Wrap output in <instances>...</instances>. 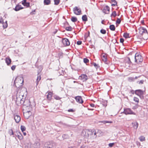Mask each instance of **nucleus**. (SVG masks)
<instances>
[{
  "label": "nucleus",
  "instance_id": "nucleus-1",
  "mask_svg": "<svg viewBox=\"0 0 148 148\" xmlns=\"http://www.w3.org/2000/svg\"><path fill=\"white\" fill-rule=\"evenodd\" d=\"M82 135L83 136L84 138H94L96 137V132L94 130H90L88 129H84L82 132Z\"/></svg>",
  "mask_w": 148,
  "mask_h": 148
},
{
  "label": "nucleus",
  "instance_id": "nucleus-2",
  "mask_svg": "<svg viewBox=\"0 0 148 148\" xmlns=\"http://www.w3.org/2000/svg\"><path fill=\"white\" fill-rule=\"evenodd\" d=\"M139 34L142 35L143 38L145 40L148 38V33L146 28L143 27H140L138 29Z\"/></svg>",
  "mask_w": 148,
  "mask_h": 148
},
{
  "label": "nucleus",
  "instance_id": "nucleus-3",
  "mask_svg": "<svg viewBox=\"0 0 148 148\" xmlns=\"http://www.w3.org/2000/svg\"><path fill=\"white\" fill-rule=\"evenodd\" d=\"M23 78L21 77H18L16 78L14 81V84L17 88H19L23 86Z\"/></svg>",
  "mask_w": 148,
  "mask_h": 148
},
{
  "label": "nucleus",
  "instance_id": "nucleus-4",
  "mask_svg": "<svg viewBox=\"0 0 148 148\" xmlns=\"http://www.w3.org/2000/svg\"><path fill=\"white\" fill-rule=\"evenodd\" d=\"M16 101L17 103H18L19 102L20 104L21 105H23L24 103H29V100H26L24 101V99L21 98V97H18L17 95V97L16 99Z\"/></svg>",
  "mask_w": 148,
  "mask_h": 148
},
{
  "label": "nucleus",
  "instance_id": "nucleus-5",
  "mask_svg": "<svg viewBox=\"0 0 148 148\" xmlns=\"http://www.w3.org/2000/svg\"><path fill=\"white\" fill-rule=\"evenodd\" d=\"M135 62L137 63L141 62L143 61V58L139 53H136L135 56Z\"/></svg>",
  "mask_w": 148,
  "mask_h": 148
},
{
  "label": "nucleus",
  "instance_id": "nucleus-6",
  "mask_svg": "<svg viewBox=\"0 0 148 148\" xmlns=\"http://www.w3.org/2000/svg\"><path fill=\"white\" fill-rule=\"evenodd\" d=\"M124 113L126 115L127 114H135V113L129 108H126L124 109Z\"/></svg>",
  "mask_w": 148,
  "mask_h": 148
},
{
  "label": "nucleus",
  "instance_id": "nucleus-7",
  "mask_svg": "<svg viewBox=\"0 0 148 148\" xmlns=\"http://www.w3.org/2000/svg\"><path fill=\"white\" fill-rule=\"evenodd\" d=\"M73 11L74 14L77 15H80L81 13L80 9L76 6L73 8Z\"/></svg>",
  "mask_w": 148,
  "mask_h": 148
},
{
  "label": "nucleus",
  "instance_id": "nucleus-8",
  "mask_svg": "<svg viewBox=\"0 0 148 148\" xmlns=\"http://www.w3.org/2000/svg\"><path fill=\"white\" fill-rule=\"evenodd\" d=\"M62 42L65 46L69 45L70 43L68 39L66 38H64L62 40Z\"/></svg>",
  "mask_w": 148,
  "mask_h": 148
},
{
  "label": "nucleus",
  "instance_id": "nucleus-9",
  "mask_svg": "<svg viewBox=\"0 0 148 148\" xmlns=\"http://www.w3.org/2000/svg\"><path fill=\"white\" fill-rule=\"evenodd\" d=\"M79 79L82 80L83 82L86 81L88 79V77L85 74H82L79 77Z\"/></svg>",
  "mask_w": 148,
  "mask_h": 148
},
{
  "label": "nucleus",
  "instance_id": "nucleus-10",
  "mask_svg": "<svg viewBox=\"0 0 148 148\" xmlns=\"http://www.w3.org/2000/svg\"><path fill=\"white\" fill-rule=\"evenodd\" d=\"M110 8L108 5H106L103 7V12L105 14H108L109 13Z\"/></svg>",
  "mask_w": 148,
  "mask_h": 148
},
{
  "label": "nucleus",
  "instance_id": "nucleus-11",
  "mask_svg": "<svg viewBox=\"0 0 148 148\" xmlns=\"http://www.w3.org/2000/svg\"><path fill=\"white\" fill-rule=\"evenodd\" d=\"M27 110L26 112H24L23 115L26 118L28 119L32 114V113L31 111V110Z\"/></svg>",
  "mask_w": 148,
  "mask_h": 148
},
{
  "label": "nucleus",
  "instance_id": "nucleus-12",
  "mask_svg": "<svg viewBox=\"0 0 148 148\" xmlns=\"http://www.w3.org/2000/svg\"><path fill=\"white\" fill-rule=\"evenodd\" d=\"M75 99L76 101L79 103H82L83 102L82 98L80 96H76L75 97Z\"/></svg>",
  "mask_w": 148,
  "mask_h": 148
},
{
  "label": "nucleus",
  "instance_id": "nucleus-13",
  "mask_svg": "<svg viewBox=\"0 0 148 148\" xmlns=\"http://www.w3.org/2000/svg\"><path fill=\"white\" fill-rule=\"evenodd\" d=\"M135 93L137 95L140 96L144 94L143 91L141 90H137L135 91Z\"/></svg>",
  "mask_w": 148,
  "mask_h": 148
},
{
  "label": "nucleus",
  "instance_id": "nucleus-14",
  "mask_svg": "<svg viewBox=\"0 0 148 148\" xmlns=\"http://www.w3.org/2000/svg\"><path fill=\"white\" fill-rule=\"evenodd\" d=\"M14 119L16 122L18 123L21 120V117L19 116L17 114H14Z\"/></svg>",
  "mask_w": 148,
  "mask_h": 148
},
{
  "label": "nucleus",
  "instance_id": "nucleus-15",
  "mask_svg": "<svg viewBox=\"0 0 148 148\" xmlns=\"http://www.w3.org/2000/svg\"><path fill=\"white\" fill-rule=\"evenodd\" d=\"M24 106H26L27 108L29 110H32L33 107L31 105V103L29 101V103H24L23 105Z\"/></svg>",
  "mask_w": 148,
  "mask_h": 148
},
{
  "label": "nucleus",
  "instance_id": "nucleus-16",
  "mask_svg": "<svg viewBox=\"0 0 148 148\" xmlns=\"http://www.w3.org/2000/svg\"><path fill=\"white\" fill-rule=\"evenodd\" d=\"M101 58L104 62H106L107 60V58L106 54L103 53L101 55Z\"/></svg>",
  "mask_w": 148,
  "mask_h": 148
},
{
  "label": "nucleus",
  "instance_id": "nucleus-17",
  "mask_svg": "<svg viewBox=\"0 0 148 148\" xmlns=\"http://www.w3.org/2000/svg\"><path fill=\"white\" fill-rule=\"evenodd\" d=\"M47 99L49 100H51L52 99L53 93L51 92H47Z\"/></svg>",
  "mask_w": 148,
  "mask_h": 148
},
{
  "label": "nucleus",
  "instance_id": "nucleus-18",
  "mask_svg": "<svg viewBox=\"0 0 148 148\" xmlns=\"http://www.w3.org/2000/svg\"><path fill=\"white\" fill-rule=\"evenodd\" d=\"M133 127L136 130L138 128V124L137 122H135L132 123Z\"/></svg>",
  "mask_w": 148,
  "mask_h": 148
},
{
  "label": "nucleus",
  "instance_id": "nucleus-19",
  "mask_svg": "<svg viewBox=\"0 0 148 148\" xmlns=\"http://www.w3.org/2000/svg\"><path fill=\"white\" fill-rule=\"evenodd\" d=\"M23 8L21 7V5H18L16 6L14 9V10L17 11Z\"/></svg>",
  "mask_w": 148,
  "mask_h": 148
},
{
  "label": "nucleus",
  "instance_id": "nucleus-20",
  "mask_svg": "<svg viewBox=\"0 0 148 148\" xmlns=\"http://www.w3.org/2000/svg\"><path fill=\"white\" fill-rule=\"evenodd\" d=\"M17 134L16 136L19 140H21L23 139V136L19 132H18L17 133Z\"/></svg>",
  "mask_w": 148,
  "mask_h": 148
},
{
  "label": "nucleus",
  "instance_id": "nucleus-21",
  "mask_svg": "<svg viewBox=\"0 0 148 148\" xmlns=\"http://www.w3.org/2000/svg\"><path fill=\"white\" fill-rule=\"evenodd\" d=\"M11 62V59L10 58H6L5 59V62L8 65H9Z\"/></svg>",
  "mask_w": 148,
  "mask_h": 148
},
{
  "label": "nucleus",
  "instance_id": "nucleus-22",
  "mask_svg": "<svg viewBox=\"0 0 148 148\" xmlns=\"http://www.w3.org/2000/svg\"><path fill=\"white\" fill-rule=\"evenodd\" d=\"M99 122L103 123L104 124H105L107 123H112V121H99Z\"/></svg>",
  "mask_w": 148,
  "mask_h": 148
},
{
  "label": "nucleus",
  "instance_id": "nucleus-23",
  "mask_svg": "<svg viewBox=\"0 0 148 148\" xmlns=\"http://www.w3.org/2000/svg\"><path fill=\"white\" fill-rule=\"evenodd\" d=\"M82 21H86L88 20L87 17L86 15H83L82 17Z\"/></svg>",
  "mask_w": 148,
  "mask_h": 148
},
{
  "label": "nucleus",
  "instance_id": "nucleus-24",
  "mask_svg": "<svg viewBox=\"0 0 148 148\" xmlns=\"http://www.w3.org/2000/svg\"><path fill=\"white\" fill-rule=\"evenodd\" d=\"M41 79V77L40 75L38 76L36 80V85H37L38 84L39 82L40 81Z\"/></svg>",
  "mask_w": 148,
  "mask_h": 148
},
{
  "label": "nucleus",
  "instance_id": "nucleus-25",
  "mask_svg": "<svg viewBox=\"0 0 148 148\" xmlns=\"http://www.w3.org/2000/svg\"><path fill=\"white\" fill-rule=\"evenodd\" d=\"M44 3L45 5H48L51 3L50 1V0H44Z\"/></svg>",
  "mask_w": 148,
  "mask_h": 148
},
{
  "label": "nucleus",
  "instance_id": "nucleus-26",
  "mask_svg": "<svg viewBox=\"0 0 148 148\" xmlns=\"http://www.w3.org/2000/svg\"><path fill=\"white\" fill-rule=\"evenodd\" d=\"M110 29L112 31H114L115 29V26L113 25H110Z\"/></svg>",
  "mask_w": 148,
  "mask_h": 148
},
{
  "label": "nucleus",
  "instance_id": "nucleus-27",
  "mask_svg": "<svg viewBox=\"0 0 148 148\" xmlns=\"http://www.w3.org/2000/svg\"><path fill=\"white\" fill-rule=\"evenodd\" d=\"M3 27L4 29L8 27V23L7 21H5V22L3 23Z\"/></svg>",
  "mask_w": 148,
  "mask_h": 148
},
{
  "label": "nucleus",
  "instance_id": "nucleus-28",
  "mask_svg": "<svg viewBox=\"0 0 148 148\" xmlns=\"http://www.w3.org/2000/svg\"><path fill=\"white\" fill-rule=\"evenodd\" d=\"M123 37L126 38H129L130 37L129 34L127 33H125L123 34Z\"/></svg>",
  "mask_w": 148,
  "mask_h": 148
},
{
  "label": "nucleus",
  "instance_id": "nucleus-29",
  "mask_svg": "<svg viewBox=\"0 0 148 148\" xmlns=\"http://www.w3.org/2000/svg\"><path fill=\"white\" fill-rule=\"evenodd\" d=\"M71 21L73 22H75L77 21V18L76 17L72 16L71 18Z\"/></svg>",
  "mask_w": 148,
  "mask_h": 148
},
{
  "label": "nucleus",
  "instance_id": "nucleus-30",
  "mask_svg": "<svg viewBox=\"0 0 148 148\" xmlns=\"http://www.w3.org/2000/svg\"><path fill=\"white\" fill-rule=\"evenodd\" d=\"M139 139L140 141L142 142L145 140V138L143 136H141L139 138Z\"/></svg>",
  "mask_w": 148,
  "mask_h": 148
},
{
  "label": "nucleus",
  "instance_id": "nucleus-31",
  "mask_svg": "<svg viewBox=\"0 0 148 148\" xmlns=\"http://www.w3.org/2000/svg\"><path fill=\"white\" fill-rule=\"evenodd\" d=\"M21 129L22 132L25 131L26 130V127L24 125H21Z\"/></svg>",
  "mask_w": 148,
  "mask_h": 148
},
{
  "label": "nucleus",
  "instance_id": "nucleus-32",
  "mask_svg": "<svg viewBox=\"0 0 148 148\" xmlns=\"http://www.w3.org/2000/svg\"><path fill=\"white\" fill-rule=\"evenodd\" d=\"M116 16V12L115 11H114L112 12L111 14V17L113 16L114 17H115Z\"/></svg>",
  "mask_w": 148,
  "mask_h": 148
},
{
  "label": "nucleus",
  "instance_id": "nucleus-33",
  "mask_svg": "<svg viewBox=\"0 0 148 148\" xmlns=\"http://www.w3.org/2000/svg\"><path fill=\"white\" fill-rule=\"evenodd\" d=\"M134 101L137 103H138L139 102V99L138 98L136 97H134Z\"/></svg>",
  "mask_w": 148,
  "mask_h": 148
},
{
  "label": "nucleus",
  "instance_id": "nucleus-34",
  "mask_svg": "<svg viewBox=\"0 0 148 148\" xmlns=\"http://www.w3.org/2000/svg\"><path fill=\"white\" fill-rule=\"evenodd\" d=\"M66 29L68 31H71L72 29V28L70 26L66 27Z\"/></svg>",
  "mask_w": 148,
  "mask_h": 148
},
{
  "label": "nucleus",
  "instance_id": "nucleus-35",
  "mask_svg": "<svg viewBox=\"0 0 148 148\" xmlns=\"http://www.w3.org/2000/svg\"><path fill=\"white\" fill-rule=\"evenodd\" d=\"M54 2L55 5H58L60 3V0H54Z\"/></svg>",
  "mask_w": 148,
  "mask_h": 148
},
{
  "label": "nucleus",
  "instance_id": "nucleus-36",
  "mask_svg": "<svg viewBox=\"0 0 148 148\" xmlns=\"http://www.w3.org/2000/svg\"><path fill=\"white\" fill-rule=\"evenodd\" d=\"M111 1L113 3L112 4V6H114L116 5L117 2L115 0H111Z\"/></svg>",
  "mask_w": 148,
  "mask_h": 148
},
{
  "label": "nucleus",
  "instance_id": "nucleus-37",
  "mask_svg": "<svg viewBox=\"0 0 148 148\" xmlns=\"http://www.w3.org/2000/svg\"><path fill=\"white\" fill-rule=\"evenodd\" d=\"M93 65L97 69L99 67V64H97L96 63H94L93 64Z\"/></svg>",
  "mask_w": 148,
  "mask_h": 148
},
{
  "label": "nucleus",
  "instance_id": "nucleus-38",
  "mask_svg": "<svg viewBox=\"0 0 148 148\" xmlns=\"http://www.w3.org/2000/svg\"><path fill=\"white\" fill-rule=\"evenodd\" d=\"M100 32L102 34H105L106 33V31L105 29H102L100 30Z\"/></svg>",
  "mask_w": 148,
  "mask_h": 148
},
{
  "label": "nucleus",
  "instance_id": "nucleus-39",
  "mask_svg": "<svg viewBox=\"0 0 148 148\" xmlns=\"http://www.w3.org/2000/svg\"><path fill=\"white\" fill-rule=\"evenodd\" d=\"M134 77H129L128 78V80L130 82L134 81Z\"/></svg>",
  "mask_w": 148,
  "mask_h": 148
},
{
  "label": "nucleus",
  "instance_id": "nucleus-40",
  "mask_svg": "<svg viewBox=\"0 0 148 148\" xmlns=\"http://www.w3.org/2000/svg\"><path fill=\"white\" fill-rule=\"evenodd\" d=\"M89 61V60L86 58H85L84 59V62L85 63L88 62Z\"/></svg>",
  "mask_w": 148,
  "mask_h": 148
},
{
  "label": "nucleus",
  "instance_id": "nucleus-41",
  "mask_svg": "<svg viewBox=\"0 0 148 148\" xmlns=\"http://www.w3.org/2000/svg\"><path fill=\"white\" fill-rule=\"evenodd\" d=\"M24 6L27 7H29V3L28 2H26L23 5Z\"/></svg>",
  "mask_w": 148,
  "mask_h": 148
},
{
  "label": "nucleus",
  "instance_id": "nucleus-42",
  "mask_svg": "<svg viewBox=\"0 0 148 148\" xmlns=\"http://www.w3.org/2000/svg\"><path fill=\"white\" fill-rule=\"evenodd\" d=\"M54 97V99L56 100H59L60 99V98L59 96H55Z\"/></svg>",
  "mask_w": 148,
  "mask_h": 148
},
{
  "label": "nucleus",
  "instance_id": "nucleus-43",
  "mask_svg": "<svg viewBox=\"0 0 148 148\" xmlns=\"http://www.w3.org/2000/svg\"><path fill=\"white\" fill-rule=\"evenodd\" d=\"M144 82V80H141L140 81L137 82V83L139 84H142Z\"/></svg>",
  "mask_w": 148,
  "mask_h": 148
},
{
  "label": "nucleus",
  "instance_id": "nucleus-44",
  "mask_svg": "<svg viewBox=\"0 0 148 148\" xmlns=\"http://www.w3.org/2000/svg\"><path fill=\"white\" fill-rule=\"evenodd\" d=\"M9 133L10 134V135H14V133H13V130H10L9 131Z\"/></svg>",
  "mask_w": 148,
  "mask_h": 148
},
{
  "label": "nucleus",
  "instance_id": "nucleus-45",
  "mask_svg": "<svg viewBox=\"0 0 148 148\" xmlns=\"http://www.w3.org/2000/svg\"><path fill=\"white\" fill-rule=\"evenodd\" d=\"M116 23L118 24H120L121 23V21L120 18H118L116 21Z\"/></svg>",
  "mask_w": 148,
  "mask_h": 148
},
{
  "label": "nucleus",
  "instance_id": "nucleus-46",
  "mask_svg": "<svg viewBox=\"0 0 148 148\" xmlns=\"http://www.w3.org/2000/svg\"><path fill=\"white\" fill-rule=\"evenodd\" d=\"M114 143H112L109 144L108 146L110 147H112L114 145Z\"/></svg>",
  "mask_w": 148,
  "mask_h": 148
},
{
  "label": "nucleus",
  "instance_id": "nucleus-47",
  "mask_svg": "<svg viewBox=\"0 0 148 148\" xmlns=\"http://www.w3.org/2000/svg\"><path fill=\"white\" fill-rule=\"evenodd\" d=\"M82 42L81 41H77V44L78 45H80L82 44Z\"/></svg>",
  "mask_w": 148,
  "mask_h": 148
},
{
  "label": "nucleus",
  "instance_id": "nucleus-48",
  "mask_svg": "<svg viewBox=\"0 0 148 148\" xmlns=\"http://www.w3.org/2000/svg\"><path fill=\"white\" fill-rule=\"evenodd\" d=\"M16 67V66L15 65L12 66L11 67V69L13 71L15 69Z\"/></svg>",
  "mask_w": 148,
  "mask_h": 148
},
{
  "label": "nucleus",
  "instance_id": "nucleus-49",
  "mask_svg": "<svg viewBox=\"0 0 148 148\" xmlns=\"http://www.w3.org/2000/svg\"><path fill=\"white\" fill-rule=\"evenodd\" d=\"M68 111L69 112H73L74 111L73 109H70L68 110Z\"/></svg>",
  "mask_w": 148,
  "mask_h": 148
},
{
  "label": "nucleus",
  "instance_id": "nucleus-50",
  "mask_svg": "<svg viewBox=\"0 0 148 148\" xmlns=\"http://www.w3.org/2000/svg\"><path fill=\"white\" fill-rule=\"evenodd\" d=\"M124 40L123 38H121L120 39V42L121 43H123L124 42Z\"/></svg>",
  "mask_w": 148,
  "mask_h": 148
},
{
  "label": "nucleus",
  "instance_id": "nucleus-51",
  "mask_svg": "<svg viewBox=\"0 0 148 148\" xmlns=\"http://www.w3.org/2000/svg\"><path fill=\"white\" fill-rule=\"evenodd\" d=\"M22 4L23 5L25 3H26V0H23L22 1Z\"/></svg>",
  "mask_w": 148,
  "mask_h": 148
},
{
  "label": "nucleus",
  "instance_id": "nucleus-52",
  "mask_svg": "<svg viewBox=\"0 0 148 148\" xmlns=\"http://www.w3.org/2000/svg\"><path fill=\"white\" fill-rule=\"evenodd\" d=\"M80 148H88V147L86 146H82L80 147Z\"/></svg>",
  "mask_w": 148,
  "mask_h": 148
},
{
  "label": "nucleus",
  "instance_id": "nucleus-53",
  "mask_svg": "<svg viewBox=\"0 0 148 148\" xmlns=\"http://www.w3.org/2000/svg\"><path fill=\"white\" fill-rule=\"evenodd\" d=\"M138 108V106L136 105V106H134L133 108V109H135Z\"/></svg>",
  "mask_w": 148,
  "mask_h": 148
},
{
  "label": "nucleus",
  "instance_id": "nucleus-54",
  "mask_svg": "<svg viewBox=\"0 0 148 148\" xmlns=\"http://www.w3.org/2000/svg\"><path fill=\"white\" fill-rule=\"evenodd\" d=\"M130 92L133 94H134V93H135V92L133 90H131L130 91Z\"/></svg>",
  "mask_w": 148,
  "mask_h": 148
},
{
  "label": "nucleus",
  "instance_id": "nucleus-55",
  "mask_svg": "<svg viewBox=\"0 0 148 148\" xmlns=\"http://www.w3.org/2000/svg\"><path fill=\"white\" fill-rule=\"evenodd\" d=\"M90 105L91 107H94L95 106V105L93 103L90 104Z\"/></svg>",
  "mask_w": 148,
  "mask_h": 148
},
{
  "label": "nucleus",
  "instance_id": "nucleus-56",
  "mask_svg": "<svg viewBox=\"0 0 148 148\" xmlns=\"http://www.w3.org/2000/svg\"><path fill=\"white\" fill-rule=\"evenodd\" d=\"M23 132L24 136H26V133L25 132Z\"/></svg>",
  "mask_w": 148,
  "mask_h": 148
},
{
  "label": "nucleus",
  "instance_id": "nucleus-57",
  "mask_svg": "<svg viewBox=\"0 0 148 148\" xmlns=\"http://www.w3.org/2000/svg\"><path fill=\"white\" fill-rule=\"evenodd\" d=\"M138 78V77H136H136H135V78H134V79H137Z\"/></svg>",
  "mask_w": 148,
  "mask_h": 148
},
{
  "label": "nucleus",
  "instance_id": "nucleus-58",
  "mask_svg": "<svg viewBox=\"0 0 148 148\" xmlns=\"http://www.w3.org/2000/svg\"><path fill=\"white\" fill-rule=\"evenodd\" d=\"M141 23H144V21H141Z\"/></svg>",
  "mask_w": 148,
  "mask_h": 148
},
{
  "label": "nucleus",
  "instance_id": "nucleus-59",
  "mask_svg": "<svg viewBox=\"0 0 148 148\" xmlns=\"http://www.w3.org/2000/svg\"><path fill=\"white\" fill-rule=\"evenodd\" d=\"M101 23H102V24H103V21H101Z\"/></svg>",
  "mask_w": 148,
  "mask_h": 148
},
{
  "label": "nucleus",
  "instance_id": "nucleus-60",
  "mask_svg": "<svg viewBox=\"0 0 148 148\" xmlns=\"http://www.w3.org/2000/svg\"><path fill=\"white\" fill-rule=\"evenodd\" d=\"M69 148H73L72 147H69Z\"/></svg>",
  "mask_w": 148,
  "mask_h": 148
},
{
  "label": "nucleus",
  "instance_id": "nucleus-61",
  "mask_svg": "<svg viewBox=\"0 0 148 148\" xmlns=\"http://www.w3.org/2000/svg\"><path fill=\"white\" fill-rule=\"evenodd\" d=\"M88 36H89V32H88Z\"/></svg>",
  "mask_w": 148,
  "mask_h": 148
},
{
  "label": "nucleus",
  "instance_id": "nucleus-62",
  "mask_svg": "<svg viewBox=\"0 0 148 148\" xmlns=\"http://www.w3.org/2000/svg\"><path fill=\"white\" fill-rule=\"evenodd\" d=\"M73 82H74V83H75V82H76L75 81H74Z\"/></svg>",
  "mask_w": 148,
  "mask_h": 148
},
{
  "label": "nucleus",
  "instance_id": "nucleus-63",
  "mask_svg": "<svg viewBox=\"0 0 148 148\" xmlns=\"http://www.w3.org/2000/svg\"><path fill=\"white\" fill-rule=\"evenodd\" d=\"M56 32H55V33H54V34H56Z\"/></svg>",
  "mask_w": 148,
  "mask_h": 148
},
{
  "label": "nucleus",
  "instance_id": "nucleus-64",
  "mask_svg": "<svg viewBox=\"0 0 148 148\" xmlns=\"http://www.w3.org/2000/svg\"><path fill=\"white\" fill-rule=\"evenodd\" d=\"M128 59L130 60V58H128Z\"/></svg>",
  "mask_w": 148,
  "mask_h": 148
}]
</instances>
